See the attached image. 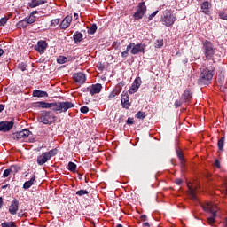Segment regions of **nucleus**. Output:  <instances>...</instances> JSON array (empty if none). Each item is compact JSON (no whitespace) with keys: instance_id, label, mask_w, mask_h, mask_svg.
<instances>
[{"instance_id":"obj_1","label":"nucleus","mask_w":227,"mask_h":227,"mask_svg":"<svg viewBox=\"0 0 227 227\" xmlns=\"http://www.w3.org/2000/svg\"><path fill=\"white\" fill-rule=\"evenodd\" d=\"M35 107H41L42 109H51L54 113H67L68 109L75 107V104L70 101L56 103L39 101L35 103Z\"/></svg>"},{"instance_id":"obj_2","label":"nucleus","mask_w":227,"mask_h":227,"mask_svg":"<svg viewBox=\"0 0 227 227\" xmlns=\"http://www.w3.org/2000/svg\"><path fill=\"white\" fill-rule=\"evenodd\" d=\"M214 75H215V67L214 65L207 66L200 74L198 79V84L200 86H208L212 84V79H214Z\"/></svg>"},{"instance_id":"obj_3","label":"nucleus","mask_w":227,"mask_h":227,"mask_svg":"<svg viewBox=\"0 0 227 227\" xmlns=\"http://www.w3.org/2000/svg\"><path fill=\"white\" fill-rule=\"evenodd\" d=\"M202 52L205 55L206 59H212L215 55V49L214 48V43L208 40H205L202 43Z\"/></svg>"},{"instance_id":"obj_4","label":"nucleus","mask_w":227,"mask_h":227,"mask_svg":"<svg viewBox=\"0 0 227 227\" xmlns=\"http://www.w3.org/2000/svg\"><path fill=\"white\" fill-rule=\"evenodd\" d=\"M38 121H40V123H43L44 125H52V123L56 121V116L51 111H43L39 114Z\"/></svg>"},{"instance_id":"obj_5","label":"nucleus","mask_w":227,"mask_h":227,"mask_svg":"<svg viewBox=\"0 0 227 227\" xmlns=\"http://www.w3.org/2000/svg\"><path fill=\"white\" fill-rule=\"evenodd\" d=\"M175 20L176 19L173 16V12L171 11L163 12V15L161 16V22L167 27H171L175 24Z\"/></svg>"},{"instance_id":"obj_6","label":"nucleus","mask_w":227,"mask_h":227,"mask_svg":"<svg viewBox=\"0 0 227 227\" xmlns=\"http://www.w3.org/2000/svg\"><path fill=\"white\" fill-rule=\"evenodd\" d=\"M31 131H29V129H22L21 131L13 133L12 137L14 139V141H20V143H22L27 139V137H29Z\"/></svg>"},{"instance_id":"obj_7","label":"nucleus","mask_w":227,"mask_h":227,"mask_svg":"<svg viewBox=\"0 0 227 227\" xmlns=\"http://www.w3.org/2000/svg\"><path fill=\"white\" fill-rule=\"evenodd\" d=\"M146 5L145 4V2H140L137 5V9L136 12L133 14V19L135 20H139L145 17V13H146Z\"/></svg>"},{"instance_id":"obj_8","label":"nucleus","mask_w":227,"mask_h":227,"mask_svg":"<svg viewBox=\"0 0 227 227\" xmlns=\"http://www.w3.org/2000/svg\"><path fill=\"white\" fill-rule=\"evenodd\" d=\"M145 49H146V44H145V43L135 44V43H134V46L130 50V54H132L133 56L139 54V52H141L142 54H145L146 52V51H145Z\"/></svg>"},{"instance_id":"obj_9","label":"nucleus","mask_w":227,"mask_h":227,"mask_svg":"<svg viewBox=\"0 0 227 227\" xmlns=\"http://www.w3.org/2000/svg\"><path fill=\"white\" fill-rule=\"evenodd\" d=\"M15 123L13 121H3L0 122V132H10Z\"/></svg>"},{"instance_id":"obj_10","label":"nucleus","mask_w":227,"mask_h":227,"mask_svg":"<svg viewBox=\"0 0 227 227\" xmlns=\"http://www.w3.org/2000/svg\"><path fill=\"white\" fill-rule=\"evenodd\" d=\"M130 98H129V94L127 92H123L121 97V102L123 109H130Z\"/></svg>"},{"instance_id":"obj_11","label":"nucleus","mask_w":227,"mask_h":227,"mask_svg":"<svg viewBox=\"0 0 227 227\" xmlns=\"http://www.w3.org/2000/svg\"><path fill=\"white\" fill-rule=\"evenodd\" d=\"M48 46L49 44L47 43V41L41 40L38 41L37 44L35 46V49L37 51V52H39V54H43Z\"/></svg>"},{"instance_id":"obj_12","label":"nucleus","mask_w":227,"mask_h":227,"mask_svg":"<svg viewBox=\"0 0 227 227\" xmlns=\"http://www.w3.org/2000/svg\"><path fill=\"white\" fill-rule=\"evenodd\" d=\"M141 77H137L135 79L133 84L131 85V87L129 90V93L130 95H134V93H136L138 90H139V86H141Z\"/></svg>"},{"instance_id":"obj_13","label":"nucleus","mask_w":227,"mask_h":227,"mask_svg":"<svg viewBox=\"0 0 227 227\" xmlns=\"http://www.w3.org/2000/svg\"><path fill=\"white\" fill-rule=\"evenodd\" d=\"M73 79L76 84H84L86 82V74L79 72L73 75Z\"/></svg>"},{"instance_id":"obj_14","label":"nucleus","mask_w":227,"mask_h":227,"mask_svg":"<svg viewBox=\"0 0 227 227\" xmlns=\"http://www.w3.org/2000/svg\"><path fill=\"white\" fill-rule=\"evenodd\" d=\"M87 91H89V93H90V95H97V93H100V91H102V84L100 83H96V84H92L91 87H88L87 88Z\"/></svg>"},{"instance_id":"obj_15","label":"nucleus","mask_w":227,"mask_h":227,"mask_svg":"<svg viewBox=\"0 0 227 227\" xmlns=\"http://www.w3.org/2000/svg\"><path fill=\"white\" fill-rule=\"evenodd\" d=\"M70 24H72V16L67 15L59 24V27L60 29H68V27H70Z\"/></svg>"},{"instance_id":"obj_16","label":"nucleus","mask_w":227,"mask_h":227,"mask_svg":"<svg viewBox=\"0 0 227 227\" xmlns=\"http://www.w3.org/2000/svg\"><path fill=\"white\" fill-rule=\"evenodd\" d=\"M18 210H19V200H17V199H14L12 201L11 206L9 207V212L10 214H12V215H15Z\"/></svg>"},{"instance_id":"obj_17","label":"nucleus","mask_w":227,"mask_h":227,"mask_svg":"<svg viewBox=\"0 0 227 227\" xmlns=\"http://www.w3.org/2000/svg\"><path fill=\"white\" fill-rule=\"evenodd\" d=\"M176 153L180 160V166H181L182 169H184L185 168V164H186L185 157L184 156V153L180 149H176Z\"/></svg>"},{"instance_id":"obj_18","label":"nucleus","mask_w":227,"mask_h":227,"mask_svg":"<svg viewBox=\"0 0 227 227\" xmlns=\"http://www.w3.org/2000/svg\"><path fill=\"white\" fill-rule=\"evenodd\" d=\"M35 180H36V176L35 174H31L30 180L26 181L23 184V189L25 191H27L30 187H32L35 184Z\"/></svg>"},{"instance_id":"obj_19","label":"nucleus","mask_w":227,"mask_h":227,"mask_svg":"<svg viewBox=\"0 0 227 227\" xmlns=\"http://www.w3.org/2000/svg\"><path fill=\"white\" fill-rule=\"evenodd\" d=\"M121 93V85H117L108 96V100H113L114 97Z\"/></svg>"},{"instance_id":"obj_20","label":"nucleus","mask_w":227,"mask_h":227,"mask_svg":"<svg viewBox=\"0 0 227 227\" xmlns=\"http://www.w3.org/2000/svg\"><path fill=\"white\" fill-rule=\"evenodd\" d=\"M48 160H50V159L46 153H43L40 156L37 157V164H39V166H43V164H45V162Z\"/></svg>"},{"instance_id":"obj_21","label":"nucleus","mask_w":227,"mask_h":227,"mask_svg":"<svg viewBox=\"0 0 227 227\" xmlns=\"http://www.w3.org/2000/svg\"><path fill=\"white\" fill-rule=\"evenodd\" d=\"M187 187L189 189V196L192 201H195L198 203V197L196 196V189L191 187V185L188 184Z\"/></svg>"},{"instance_id":"obj_22","label":"nucleus","mask_w":227,"mask_h":227,"mask_svg":"<svg viewBox=\"0 0 227 227\" xmlns=\"http://www.w3.org/2000/svg\"><path fill=\"white\" fill-rule=\"evenodd\" d=\"M200 8L202 10V12L206 15L210 14V2L205 1L200 4Z\"/></svg>"},{"instance_id":"obj_23","label":"nucleus","mask_w":227,"mask_h":227,"mask_svg":"<svg viewBox=\"0 0 227 227\" xmlns=\"http://www.w3.org/2000/svg\"><path fill=\"white\" fill-rule=\"evenodd\" d=\"M73 40L74 41V43H81L82 40H84V35L82 33L76 31L73 35Z\"/></svg>"},{"instance_id":"obj_24","label":"nucleus","mask_w":227,"mask_h":227,"mask_svg":"<svg viewBox=\"0 0 227 227\" xmlns=\"http://www.w3.org/2000/svg\"><path fill=\"white\" fill-rule=\"evenodd\" d=\"M47 0H31L28 4L29 8H36V6H40L42 4H45Z\"/></svg>"},{"instance_id":"obj_25","label":"nucleus","mask_w":227,"mask_h":227,"mask_svg":"<svg viewBox=\"0 0 227 227\" xmlns=\"http://www.w3.org/2000/svg\"><path fill=\"white\" fill-rule=\"evenodd\" d=\"M33 97H37L38 98H47V97H49V93H47V91L35 90L33 91Z\"/></svg>"},{"instance_id":"obj_26","label":"nucleus","mask_w":227,"mask_h":227,"mask_svg":"<svg viewBox=\"0 0 227 227\" xmlns=\"http://www.w3.org/2000/svg\"><path fill=\"white\" fill-rule=\"evenodd\" d=\"M202 208L204 212H207L209 214H213V212H216L215 210H214V206L212 205V203H209V202L202 205Z\"/></svg>"},{"instance_id":"obj_27","label":"nucleus","mask_w":227,"mask_h":227,"mask_svg":"<svg viewBox=\"0 0 227 227\" xmlns=\"http://www.w3.org/2000/svg\"><path fill=\"white\" fill-rule=\"evenodd\" d=\"M182 97L184 102H191V98H192V92H191L189 90H186L184 91Z\"/></svg>"},{"instance_id":"obj_28","label":"nucleus","mask_w":227,"mask_h":227,"mask_svg":"<svg viewBox=\"0 0 227 227\" xmlns=\"http://www.w3.org/2000/svg\"><path fill=\"white\" fill-rule=\"evenodd\" d=\"M27 24H29V23H27V20H26V18H25L24 20H20V21L17 23L16 27H17L18 29H24V28H26V27H27Z\"/></svg>"},{"instance_id":"obj_29","label":"nucleus","mask_w":227,"mask_h":227,"mask_svg":"<svg viewBox=\"0 0 227 227\" xmlns=\"http://www.w3.org/2000/svg\"><path fill=\"white\" fill-rule=\"evenodd\" d=\"M226 141V137H221L217 142L218 150L220 152H223L224 150V142Z\"/></svg>"},{"instance_id":"obj_30","label":"nucleus","mask_w":227,"mask_h":227,"mask_svg":"<svg viewBox=\"0 0 227 227\" xmlns=\"http://www.w3.org/2000/svg\"><path fill=\"white\" fill-rule=\"evenodd\" d=\"M45 153H46L48 159L51 160V159H52V157L58 155V148L51 149V150L46 152Z\"/></svg>"},{"instance_id":"obj_31","label":"nucleus","mask_w":227,"mask_h":227,"mask_svg":"<svg viewBox=\"0 0 227 227\" xmlns=\"http://www.w3.org/2000/svg\"><path fill=\"white\" fill-rule=\"evenodd\" d=\"M215 217H217V211L212 213V216L207 218V223L212 226L215 223Z\"/></svg>"},{"instance_id":"obj_32","label":"nucleus","mask_w":227,"mask_h":227,"mask_svg":"<svg viewBox=\"0 0 227 227\" xmlns=\"http://www.w3.org/2000/svg\"><path fill=\"white\" fill-rule=\"evenodd\" d=\"M25 20L28 24H34V22H36V16L30 14L29 16L26 17Z\"/></svg>"},{"instance_id":"obj_33","label":"nucleus","mask_w":227,"mask_h":227,"mask_svg":"<svg viewBox=\"0 0 227 227\" xmlns=\"http://www.w3.org/2000/svg\"><path fill=\"white\" fill-rule=\"evenodd\" d=\"M22 169L19 165H12L10 168H5L4 171H20Z\"/></svg>"},{"instance_id":"obj_34","label":"nucleus","mask_w":227,"mask_h":227,"mask_svg":"<svg viewBox=\"0 0 227 227\" xmlns=\"http://www.w3.org/2000/svg\"><path fill=\"white\" fill-rule=\"evenodd\" d=\"M67 169H68V171H75V169H77V165L70 161L67 166Z\"/></svg>"},{"instance_id":"obj_35","label":"nucleus","mask_w":227,"mask_h":227,"mask_svg":"<svg viewBox=\"0 0 227 227\" xmlns=\"http://www.w3.org/2000/svg\"><path fill=\"white\" fill-rule=\"evenodd\" d=\"M1 227H17L15 222H4L1 223Z\"/></svg>"},{"instance_id":"obj_36","label":"nucleus","mask_w":227,"mask_h":227,"mask_svg":"<svg viewBox=\"0 0 227 227\" xmlns=\"http://www.w3.org/2000/svg\"><path fill=\"white\" fill-rule=\"evenodd\" d=\"M135 116L138 120H145V118H146V114H145L143 111H138Z\"/></svg>"},{"instance_id":"obj_37","label":"nucleus","mask_w":227,"mask_h":227,"mask_svg":"<svg viewBox=\"0 0 227 227\" xmlns=\"http://www.w3.org/2000/svg\"><path fill=\"white\" fill-rule=\"evenodd\" d=\"M97 33V24H92L88 30V35H95Z\"/></svg>"},{"instance_id":"obj_38","label":"nucleus","mask_w":227,"mask_h":227,"mask_svg":"<svg viewBox=\"0 0 227 227\" xmlns=\"http://www.w3.org/2000/svg\"><path fill=\"white\" fill-rule=\"evenodd\" d=\"M164 46V40L162 39H158L155 43H154V47H156V49H160V47Z\"/></svg>"},{"instance_id":"obj_39","label":"nucleus","mask_w":227,"mask_h":227,"mask_svg":"<svg viewBox=\"0 0 227 227\" xmlns=\"http://www.w3.org/2000/svg\"><path fill=\"white\" fill-rule=\"evenodd\" d=\"M67 61H68V59H67V57L65 56H59L57 59V63H59V65H63V63H67Z\"/></svg>"},{"instance_id":"obj_40","label":"nucleus","mask_w":227,"mask_h":227,"mask_svg":"<svg viewBox=\"0 0 227 227\" xmlns=\"http://www.w3.org/2000/svg\"><path fill=\"white\" fill-rule=\"evenodd\" d=\"M59 22H60L59 18L53 19V20H51V27H56V26H58V24H59Z\"/></svg>"},{"instance_id":"obj_41","label":"nucleus","mask_w":227,"mask_h":227,"mask_svg":"<svg viewBox=\"0 0 227 227\" xmlns=\"http://www.w3.org/2000/svg\"><path fill=\"white\" fill-rule=\"evenodd\" d=\"M85 194H90V192L88 190H79L76 192L77 196H84Z\"/></svg>"},{"instance_id":"obj_42","label":"nucleus","mask_w":227,"mask_h":227,"mask_svg":"<svg viewBox=\"0 0 227 227\" xmlns=\"http://www.w3.org/2000/svg\"><path fill=\"white\" fill-rule=\"evenodd\" d=\"M18 68H20L21 72H25L26 68H27V65H26L24 62H21L18 65Z\"/></svg>"},{"instance_id":"obj_43","label":"nucleus","mask_w":227,"mask_h":227,"mask_svg":"<svg viewBox=\"0 0 227 227\" xmlns=\"http://www.w3.org/2000/svg\"><path fill=\"white\" fill-rule=\"evenodd\" d=\"M113 47L114 49H115L116 51H118V49H120V47H121V43L115 41L113 43Z\"/></svg>"},{"instance_id":"obj_44","label":"nucleus","mask_w":227,"mask_h":227,"mask_svg":"<svg viewBox=\"0 0 227 227\" xmlns=\"http://www.w3.org/2000/svg\"><path fill=\"white\" fill-rule=\"evenodd\" d=\"M9 18L8 17H4L0 19V27H3L8 22Z\"/></svg>"},{"instance_id":"obj_45","label":"nucleus","mask_w":227,"mask_h":227,"mask_svg":"<svg viewBox=\"0 0 227 227\" xmlns=\"http://www.w3.org/2000/svg\"><path fill=\"white\" fill-rule=\"evenodd\" d=\"M218 15L223 20H227V14L224 12H220Z\"/></svg>"},{"instance_id":"obj_46","label":"nucleus","mask_w":227,"mask_h":227,"mask_svg":"<svg viewBox=\"0 0 227 227\" xmlns=\"http://www.w3.org/2000/svg\"><path fill=\"white\" fill-rule=\"evenodd\" d=\"M80 111H81V113H82L83 114H86V113H89L90 108H88V106H82V107L80 108Z\"/></svg>"},{"instance_id":"obj_47","label":"nucleus","mask_w":227,"mask_h":227,"mask_svg":"<svg viewBox=\"0 0 227 227\" xmlns=\"http://www.w3.org/2000/svg\"><path fill=\"white\" fill-rule=\"evenodd\" d=\"M175 108L178 109V107H180L182 106V103L180 100L176 99L174 103Z\"/></svg>"},{"instance_id":"obj_48","label":"nucleus","mask_w":227,"mask_h":227,"mask_svg":"<svg viewBox=\"0 0 227 227\" xmlns=\"http://www.w3.org/2000/svg\"><path fill=\"white\" fill-rule=\"evenodd\" d=\"M215 168H217V169H221V162L219 160H215L214 163Z\"/></svg>"},{"instance_id":"obj_49","label":"nucleus","mask_w":227,"mask_h":227,"mask_svg":"<svg viewBox=\"0 0 227 227\" xmlns=\"http://www.w3.org/2000/svg\"><path fill=\"white\" fill-rule=\"evenodd\" d=\"M131 49H134V43H130L126 47V51L129 52V51H131Z\"/></svg>"},{"instance_id":"obj_50","label":"nucleus","mask_w":227,"mask_h":227,"mask_svg":"<svg viewBox=\"0 0 227 227\" xmlns=\"http://www.w3.org/2000/svg\"><path fill=\"white\" fill-rule=\"evenodd\" d=\"M157 13H159V11L153 12L148 17V20H152V19H153V17H155V15H157Z\"/></svg>"},{"instance_id":"obj_51","label":"nucleus","mask_w":227,"mask_h":227,"mask_svg":"<svg viewBox=\"0 0 227 227\" xmlns=\"http://www.w3.org/2000/svg\"><path fill=\"white\" fill-rule=\"evenodd\" d=\"M127 124L128 125H134V118L129 117L127 120Z\"/></svg>"},{"instance_id":"obj_52","label":"nucleus","mask_w":227,"mask_h":227,"mask_svg":"<svg viewBox=\"0 0 227 227\" xmlns=\"http://www.w3.org/2000/svg\"><path fill=\"white\" fill-rule=\"evenodd\" d=\"M175 184H176V185H182V184H184V181L180 178H177L175 180Z\"/></svg>"},{"instance_id":"obj_53","label":"nucleus","mask_w":227,"mask_h":227,"mask_svg":"<svg viewBox=\"0 0 227 227\" xmlns=\"http://www.w3.org/2000/svg\"><path fill=\"white\" fill-rule=\"evenodd\" d=\"M121 58H127L129 57V51L126 50L121 53Z\"/></svg>"},{"instance_id":"obj_54","label":"nucleus","mask_w":227,"mask_h":227,"mask_svg":"<svg viewBox=\"0 0 227 227\" xmlns=\"http://www.w3.org/2000/svg\"><path fill=\"white\" fill-rule=\"evenodd\" d=\"M3 176L4 178L10 176V171H4Z\"/></svg>"},{"instance_id":"obj_55","label":"nucleus","mask_w":227,"mask_h":227,"mask_svg":"<svg viewBox=\"0 0 227 227\" xmlns=\"http://www.w3.org/2000/svg\"><path fill=\"white\" fill-rule=\"evenodd\" d=\"M140 219H141V221H147L148 216H146V215H142L140 216Z\"/></svg>"},{"instance_id":"obj_56","label":"nucleus","mask_w":227,"mask_h":227,"mask_svg":"<svg viewBox=\"0 0 227 227\" xmlns=\"http://www.w3.org/2000/svg\"><path fill=\"white\" fill-rule=\"evenodd\" d=\"M4 111V105L1 104L0 105V113H3Z\"/></svg>"},{"instance_id":"obj_57","label":"nucleus","mask_w":227,"mask_h":227,"mask_svg":"<svg viewBox=\"0 0 227 227\" xmlns=\"http://www.w3.org/2000/svg\"><path fill=\"white\" fill-rule=\"evenodd\" d=\"M143 227H150V223L148 222H145L143 223Z\"/></svg>"},{"instance_id":"obj_58","label":"nucleus","mask_w":227,"mask_h":227,"mask_svg":"<svg viewBox=\"0 0 227 227\" xmlns=\"http://www.w3.org/2000/svg\"><path fill=\"white\" fill-rule=\"evenodd\" d=\"M3 208V197H0V210Z\"/></svg>"},{"instance_id":"obj_59","label":"nucleus","mask_w":227,"mask_h":227,"mask_svg":"<svg viewBox=\"0 0 227 227\" xmlns=\"http://www.w3.org/2000/svg\"><path fill=\"white\" fill-rule=\"evenodd\" d=\"M36 13H38V11H33V12L30 13V15L35 16V15H36Z\"/></svg>"},{"instance_id":"obj_60","label":"nucleus","mask_w":227,"mask_h":227,"mask_svg":"<svg viewBox=\"0 0 227 227\" xmlns=\"http://www.w3.org/2000/svg\"><path fill=\"white\" fill-rule=\"evenodd\" d=\"M4 54V50L0 48V58Z\"/></svg>"},{"instance_id":"obj_61","label":"nucleus","mask_w":227,"mask_h":227,"mask_svg":"<svg viewBox=\"0 0 227 227\" xmlns=\"http://www.w3.org/2000/svg\"><path fill=\"white\" fill-rule=\"evenodd\" d=\"M10 186V184H5V185H3L2 187H1V189H6V187H9Z\"/></svg>"},{"instance_id":"obj_62","label":"nucleus","mask_w":227,"mask_h":227,"mask_svg":"<svg viewBox=\"0 0 227 227\" xmlns=\"http://www.w3.org/2000/svg\"><path fill=\"white\" fill-rule=\"evenodd\" d=\"M74 15L75 19H79V14L78 13H74Z\"/></svg>"},{"instance_id":"obj_63","label":"nucleus","mask_w":227,"mask_h":227,"mask_svg":"<svg viewBox=\"0 0 227 227\" xmlns=\"http://www.w3.org/2000/svg\"><path fill=\"white\" fill-rule=\"evenodd\" d=\"M98 70H104V66L99 67Z\"/></svg>"},{"instance_id":"obj_64","label":"nucleus","mask_w":227,"mask_h":227,"mask_svg":"<svg viewBox=\"0 0 227 227\" xmlns=\"http://www.w3.org/2000/svg\"><path fill=\"white\" fill-rule=\"evenodd\" d=\"M116 227H123V225H121V224H117V226Z\"/></svg>"}]
</instances>
